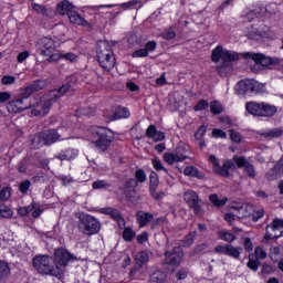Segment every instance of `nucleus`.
I'll return each instance as SVG.
<instances>
[{
	"label": "nucleus",
	"mask_w": 283,
	"mask_h": 283,
	"mask_svg": "<svg viewBox=\"0 0 283 283\" xmlns=\"http://www.w3.org/2000/svg\"><path fill=\"white\" fill-rule=\"evenodd\" d=\"M48 87V80H35L31 84L22 88L21 97L12 99L7 104V109L10 114H19V112H25L32 107V103L28 101L32 94L41 92Z\"/></svg>",
	"instance_id": "obj_1"
},
{
	"label": "nucleus",
	"mask_w": 283,
	"mask_h": 283,
	"mask_svg": "<svg viewBox=\"0 0 283 283\" xmlns=\"http://www.w3.org/2000/svg\"><path fill=\"white\" fill-rule=\"evenodd\" d=\"M33 269L41 275H52L53 277H61L59 266L54 268L52 258L48 254H39L32 259Z\"/></svg>",
	"instance_id": "obj_2"
},
{
	"label": "nucleus",
	"mask_w": 283,
	"mask_h": 283,
	"mask_svg": "<svg viewBox=\"0 0 283 283\" xmlns=\"http://www.w3.org/2000/svg\"><path fill=\"white\" fill-rule=\"evenodd\" d=\"M97 61L104 72H112L116 65V57L107 42H101L97 48Z\"/></svg>",
	"instance_id": "obj_3"
},
{
	"label": "nucleus",
	"mask_w": 283,
	"mask_h": 283,
	"mask_svg": "<svg viewBox=\"0 0 283 283\" xmlns=\"http://www.w3.org/2000/svg\"><path fill=\"white\" fill-rule=\"evenodd\" d=\"M245 109L251 116H258L259 118H271V116L277 114V106L264 102H248L245 104Z\"/></svg>",
	"instance_id": "obj_4"
},
{
	"label": "nucleus",
	"mask_w": 283,
	"mask_h": 283,
	"mask_svg": "<svg viewBox=\"0 0 283 283\" xmlns=\"http://www.w3.org/2000/svg\"><path fill=\"white\" fill-rule=\"evenodd\" d=\"M77 229L84 235H96L101 231V221L92 214H80Z\"/></svg>",
	"instance_id": "obj_5"
},
{
	"label": "nucleus",
	"mask_w": 283,
	"mask_h": 283,
	"mask_svg": "<svg viewBox=\"0 0 283 283\" xmlns=\"http://www.w3.org/2000/svg\"><path fill=\"white\" fill-rule=\"evenodd\" d=\"M94 137L96 138L93 140V145H95V149L97 151H107L109 149V146L112 145V140H114V135L112 134V130L105 128V127H96L94 129Z\"/></svg>",
	"instance_id": "obj_6"
},
{
	"label": "nucleus",
	"mask_w": 283,
	"mask_h": 283,
	"mask_svg": "<svg viewBox=\"0 0 283 283\" xmlns=\"http://www.w3.org/2000/svg\"><path fill=\"white\" fill-rule=\"evenodd\" d=\"M220 59L224 63H231L233 61H239L240 54H238L233 51H229V50L222 48V45H218L217 48H214L212 50L211 61H212V63H220Z\"/></svg>",
	"instance_id": "obj_7"
},
{
	"label": "nucleus",
	"mask_w": 283,
	"mask_h": 283,
	"mask_svg": "<svg viewBox=\"0 0 283 283\" xmlns=\"http://www.w3.org/2000/svg\"><path fill=\"white\" fill-rule=\"evenodd\" d=\"M243 59H250L254 61L256 65H262V67H273V65H280L279 57L266 56L262 53L247 52L243 54Z\"/></svg>",
	"instance_id": "obj_8"
},
{
	"label": "nucleus",
	"mask_w": 283,
	"mask_h": 283,
	"mask_svg": "<svg viewBox=\"0 0 283 283\" xmlns=\"http://www.w3.org/2000/svg\"><path fill=\"white\" fill-rule=\"evenodd\" d=\"M239 94H260L264 92V84L255 80H243L238 83Z\"/></svg>",
	"instance_id": "obj_9"
},
{
	"label": "nucleus",
	"mask_w": 283,
	"mask_h": 283,
	"mask_svg": "<svg viewBox=\"0 0 283 283\" xmlns=\"http://www.w3.org/2000/svg\"><path fill=\"white\" fill-rule=\"evenodd\" d=\"M56 101H59V94H56V91H51L48 95L44 96V103L42 105L41 108H33L31 111V114L33 116H46V114L50 113V108L52 107V105H54V103H56Z\"/></svg>",
	"instance_id": "obj_10"
},
{
	"label": "nucleus",
	"mask_w": 283,
	"mask_h": 283,
	"mask_svg": "<svg viewBox=\"0 0 283 283\" xmlns=\"http://www.w3.org/2000/svg\"><path fill=\"white\" fill-rule=\"evenodd\" d=\"M242 247H233V244H219L214 247V253L218 255H228V258H232L233 260H240V255H242Z\"/></svg>",
	"instance_id": "obj_11"
},
{
	"label": "nucleus",
	"mask_w": 283,
	"mask_h": 283,
	"mask_svg": "<svg viewBox=\"0 0 283 283\" xmlns=\"http://www.w3.org/2000/svg\"><path fill=\"white\" fill-rule=\"evenodd\" d=\"M184 200L188 203L190 209L193 210L195 216H202V213H205V210H202V206L200 205L202 201L196 191H186L184 195Z\"/></svg>",
	"instance_id": "obj_12"
},
{
	"label": "nucleus",
	"mask_w": 283,
	"mask_h": 283,
	"mask_svg": "<svg viewBox=\"0 0 283 283\" xmlns=\"http://www.w3.org/2000/svg\"><path fill=\"white\" fill-rule=\"evenodd\" d=\"M164 255V264H168L169 266H180V262H182V258H185V252H182L180 245H177L171 251L166 250Z\"/></svg>",
	"instance_id": "obj_13"
},
{
	"label": "nucleus",
	"mask_w": 283,
	"mask_h": 283,
	"mask_svg": "<svg viewBox=\"0 0 283 283\" xmlns=\"http://www.w3.org/2000/svg\"><path fill=\"white\" fill-rule=\"evenodd\" d=\"M265 237L264 240L269 242V240H277V238H282L283 233V220L274 219L272 224L266 226L265 228Z\"/></svg>",
	"instance_id": "obj_14"
},
{
	"label": "nucleus",
	"mask_w": 283,
	"mask_h": 283,
	"mask_svg": "<svg viewBox=\"0 0 283 283\" xmlns=\"http://www.w3.org/2000/svg\"><path fill=\"white\" fill-rule=\"evenodd\" d=\"M160 185V177L156 171H151L149 175V193L154 200H163L165 198V191L158 192V186Z\"/></svg>",
	"instance_id": "obj_15"
},
{
	"label": "nucleus",
	"mask_w": 283,
	"mask_h": 283,
	"mask_svg": "<svg viewBox=\"0 0 283 283\" xmlns=\"http://www.w3.org/2000/svg\"><path fill=\"white\" fill-rule=\"evenodd\" d=\"M38 50L42 56H50L56 50V45H54V40L50 38H42L38 42Z\"/></svg>",
	"instance_id": "obj_16"
},
{
	"label": "nucleus",
	"mask_w": 283,
	"mask_h": 283,
	"mask_svg": "<svg viewBox=\"0 0 283 283\" xmlns=\"http://www.w3.org/2000/svg\"><path fill=\"white\" fill-rule=\"evenodd\" d=\"M233 163H235L239 169L243 168L249 178H255V167H253V164L249 163L247 158L234 156Z\"/></svg>",
	"instance_id": "obj_17"
},
{
	"label": "nucleus",
	"mask_w": 283,
	"mask_h": 283,
	"mask_svg": "<svg viewBox=\"0 0 283 283\" xmlns=\"http://www.w3.org/2000/svg\"><path fill=\"white\" fill-rule=\"evenodd\" d=\"M182 151H185V148L178 147L175 153H165V163L174 165V163H182V160H187V155H184Z\"/></svg>",
	"instance_id": "obj_18"
},
{
	"label": "nucleus",
	"mask_w": 283,
	"mask_h": 283,
	"mask_svg": "<svg viewBox=\"0 0 283 283\" xmlns=\"http://www.w3.org/2000/svg\"><path fill=\"white\" fill-rule=\"evenodd\" d=\"M54 258L56 264H60L61 266H67L69 262H71L74 256L65 249H57L54 252Z\"/></svg>",
	"instance_id": "obj_19"
},
{
	"label": "nucleus",
	"mask_w": 283,
	"mask_h": 283,
	"mask_svg": "<svg viewBox=\"0 0 283 283\" xmlns=\"http://www.w3.org/2000/svg\"><path fill=\"white\" fill-rule=\"evenodd\" d=\"M41 135H42V140L46 146L54 145V143H59V140H61V135L56 129L43 130L41 132Z\"/></svg>",
	"instance_id": "obj_20"
},
{
	"label": "nucleus",
	"mask_w": 283,
	"mask_h": 283,
	"mask_svg": "<svg viewBox=\"0 0 283 283\" xmlns=\"http://www.w3.org/2000/svg\"><path fill=\"white\" fill-rule=\"evenodd\" d=\"M102 213L105 216H111V218L115 220V222H117L120 228L125 227V219L123 216H120V211L118 209L103 208Z\"/></svg>",
	"instance_id": "obj_21"
},
{
	"label": "nucleus",
	"mask_w": 283,
	"mask_h": 283,
	"mask_svg": "<svg viewBox=\"0 0 283 283\" xmlns=\"http://www.w3.org/2000/svg\"><path fill=\"white\" fill-rule=\"evenodd\" d=\"M229 169H235V164L228 159L223 161L222 166L219 165L216 167L214 174L223 176V178H229L231 176Z\"/></svg>",
	"instance_id": "obj_22"
},
{
	"label": "nucleus",
	"mask_w": 283,
	"mask_h": 283,
	"mask_svg": "<svg viewBox=\"0 0 283 283\" xmlns=\"http://www.w3.org/2000/svg\"><path fill=\"white\" fill-rule=\"evenodd\" d=\"M136 220H137V224L139 226V228L144 229V227H147V224H149V222H151V220H154V214L150 212L137 211Z\"/></svg>",
	"instance_id": "obj_23"
},
{
	"label": "nucleus",
	"mask_w": 283,
	"mask_h": 283,
	"mask_svg": "<svg viewBox=\"0 0 283 283\" xmlns=\"http://www.w3.org/2000/svg\"><path fill=\"white\" fill-rule=\"evenodd\" d=\"M78 156V149L76 148H66L62 150L61 153L55 155V158L57 160H74Z\"/></svg>",
	"instance_id": "obj_24"
},
{
	"label": "nucleus",
	"mask_w": 283,
	"mask_h": 283,
	"mask_svg": "<svg viewBox=\"0 0 283 283\" xmlns=\"http://www.w3.org/2000/svg\"><path fill=\"white\" fill-rule=\"evenodd\" d=\"M69 21L71 23H75V25H83L84 28H87V25H90V22H87L83 17H81V14H78V12L76 11H71L69 12Z\"/></svg>",
	"instance_id": "obj_25"
},
{
	"label": "nucleus",
	"mask_w": 283,
	"mask_h": 283,
	"mask_svg": "<svg viewBox=\"0 0 283 283\" xmlns=\"http://www.w3.org/2000/svg\"><path fill=\"white\" fill-rule=\"evenodd\" d=\"M44 142H43V137L41 135V133L36 134V135H31L29 136V147L30 149H41V147H43Z\"/></svg>",
	"instance_id": "obj_26"
},
{
	"label": "nucleus",
	"mask_w": 283,
	"mask_h": 283,
	"mask_svg": "<svg viewBox=\"0 0 283 283\" xmlns=\"http://www.w3.org/2000/svg\"><path fill=\"white\" fill-rule=\"evenodd\" d=\"M56 10L62 17H64V14H67V17H70V12L74 10V6L70 3V1L63 0L57 4Z\"/></svg>",
	"instance_id": "obj_27"
},
{
	"label": "nucleus",
	"mask_w": 283,
	"mask_h": 283,
	"mask_svg": "<svg viewBox=\"0 0 283 283\" xmlns=\"http://www.w3.org/2000/svg\"><path fill=\"white\" fill-rule=\"evenodd\" d=\"M265 176H266L268 180H277V178H282V176H283V156L279 160V163H276V165L274 166V175L266 174Z\"/></svg>",
	"instance_id": "obj_28"
},
{
	"label": "nucleus",
	"mask_w": 283,
	"mask_h": 283,
	"mask_svg": "<svg viewBox=\"0 0 283 283\" xmlns=\"http://www.w3.org/2000/svg\"><path fill=\"white\" fill-rule=\"evenodd\" d=\"M205 134H207L206 125L200 126L199 129L197 130V133L195 134L196 140H199L200 149H205V147H207V142H205V139H202L205 137Z\"/></svg>",
	"instance_id": "obj_29"
},
{
	"label": "nucleus",
	"mask_w": 283,
	"mask_h": 283,
	"mask_svg": "<svg viewBox=\"0 0 283 283\" xmlns=\"http://www.w3.org/2000/svg\"><path fill=\"white\" fill-rule=\"evenodd\" d=\"M130 113L127 107L118 106L114 114H113V120H119L120 118H129Z\"/></svg>",
	"instance_id": "obj_30"
},
{
	"label": "nucleus",
	"mask_w": 283,
	"mask_h": 283,
	"mask_svg": "<svg viewBox=\"0 0 283 283\" xmlns=\"http://www.w3.org/2000/svg\"><path fill=\"white\" fill-rule=\"evenodd\" d=\"M10 264H8V262L0 261V283L4 282V280H8V277H10Z\"/></svg>",
	"instance_id": "obj_31"
},
{
	"label": "nucleus",
	"mask_w": 283,
	"mask_h": 283,
	"mask_svg": "<svg viewBox=\"0 0 283 283\" xmlns=\"http://www.w3.org/2000/svg\"><path fill=\"white\" fill-rule=\"evenodd\" d=\"M184 174H185V176H190L191 178H199L200 180H202V178H205V175H202V172H200V170H198V168H196L193 166H187L184 169Z\"/></svg>",
	"instance_id": "obj_32"
},
{
	"label": "nucleus",
	"mask_w": 283,
	"mask_h": 283,
	"mask_svg": "<svg viewBox=\"0 0 283 283\" xmlns=\"http://www.w3.org/2000/svg\"><path fill=\"white\" fill-rule=\"evenodd\" d=\"M218 235L221 240H223V242H228L229 244H231V242H235L238 240V237H235V234L231 233L228 230L219 231Z\"/></svg>",
	"instance_id": "obj_33"
},
{
	"label": "nucleus",
	"mask_w": 283,
	"mask_h": 283,
	"mask_svg": "<svg viewBox=\"0 0 283 283\" xmlns=\"http://www.w3.org/2000/svg\"><path fill=\"white\" fill-rule=\"evenodd\" d=\"M209 200L210 202H212V205L214 207H224V205H227V202H229V198L224 197L223 199L218 198V195L213 193L209 196Z\"/></svg>",
	"instance_id": "obj_34"
},
{
	"label": "nucleus",
	"mask_w": 283,
	"mask_h": 283,
	"mask_svg": "<svg viewBox=\"0 0 283 283\" xmlns=\"http://www.w3.org/2000/svg\"><path fill=\"white\" fill-rule=\"evenodd\" d=\"M135 260L138 265L143 266V264H147L149 262V253L147 251H142L136 255Z\"/></svg>",
	"instance_id": "obj_35"
},
{
	"label": "nucleus",
	"mask_w": 283,
	"mask_h": 283,
	"mask_svg": "<svg viewBox=\"0 0 283 283\" xmlns=\"http://www.w3.org/2000/svg\"><path fill=\"white\" fill-rule=\"evenodd\" d=\"M135 179L138 182H140V185L147 182V174L145 172V170L143 168H138L135 171Z\"/></svg>",
	"instance_id": "obj_36"
},
{
	"label": "nucleus",
	"mask_w": 283,
	"mask_h": 283,
	"mask_svg": "<svg viewBox=\"0 0 283 283\" xmlns=\"http://www.w3.org/2000/svg\"><path fill=\"white\" fill-rule=\"evenodd\" d=\"M11 196H12V189L10 187H4L0 190L1 202H6L7 200H10Z\"/></svg>",
	"instance_id": "obj_37"
},
{
	"label": "nucleus",
	"mask_w": 283,
	"mask_h": 283,
	"mask_svg": "<svg viewBox=\"0 0 283 283\" xmlns=\"http://www.w3.org/2000/svg\"><path fill=\"white\" fill-rule=\"evenodd\" d=\"M196 242V232H190L185 237V239L181 241L182 247H191Z\"/></svg>",
	"instance_id": "obj_38"
},
{
	"label": "nucleus",
	"mask_w": 283,
	"mask_h": 283,
	"mask_svg": "<svg viewBox=\"0 0 283 283\" xmlns=\"http://www.w3.org/2000/svg\"><path fill=\"white\" fill-rule=\"evenodd\" d=\"M136 238V232L132 228H125L123 232V239L125 242H132Z\"/></svg>",
	"instance_id": "obj_39"
},
{
	"label": "nucleus",
	"mask_w": 283,
	"mask_h": 283,
	"mask_svg": "<svg viewBox=\"0 0 283 283\" xmlns=\"http://www.w3.org/2000/svg\"><path fill=\"white\" fill-rule=\"evenodd\" d=\"M36 209V203L32 202L30 206L22 207L18 210L19 216H29L33 210Z\"/></svg>",
	"instance_id": "obj_40"
},
{
	"label": "nucleus",
	"mask_w": 283,
	"mask_h": 283,
	"mask_svg": "<svg viewBox=\"0 0 283 283\" xmlns=\"http://www.w3.org/2000/svg\"><path fill=\"white\" fill-rule=\"evenodd\" d=\"M248 269L254 271V273L260 269V260L259 259H251V254L249 255V261L247 263Z\"/></svg>",
	"instance_id": "obj_41"
},
{
	"label": "nucleus",
	"mask_w": 283,
	"mask_h": 283,
	"mask_svg": "<svg viewBox=\"0 0 283 283\" xmlns=\"http://www.w3.org/2000/svg\"><path fill=\"white\" fill-rule=\"evenodd\" d=\"M93 189H109L112 184L107 182V180H97L92 184Z\"/></svg>",
	"instance_id": "obj_42"
},
{
	"label": "nucleus",
	"mask_w": 283,
	"mask_h": 283,
	"mask_svg": "<svg viewBox=\"0 0 283 283\" xmlns=\"http://www.w3.org/2000/svg\"><path fill=\"white\" fill-rule=\"evenodd\" d=\"M210 112L214 115L222 114V106L218 101H213L210 103Z\"/></svg>",
	"instance_id": "obj_43"
},
{
	"label": "nucleus",
	"mask_w": 283,
	"mask_h": 283,
	"mask_svg": "<svg viewBox=\"0 0 283 283\" xmlns=\"http://www.w3.org/2000/svg\"><path fill=\"white\" fill-rule=\"evenodd\" d=\"M30 187H32V181H30V179H27L20 182L19 191L25 195L30 190Z\"/></svg>",
	"instance_id": "obj_44"
},
{
	"label": "nucleus",
	"mask_w": 283,
	"mask_h": 283,
	"mask_svg": "<svg viewBox=\"0 0 283 283\" xmlns=\"http://www.w3.org/2000/svg\"><path fill=\"white\" fill-rule=\"evenodd\" d=\"M72 90V85L70 84H63L60 88L54 90L53 92H55V94H57L59 98L60 96H65V94H67V92Z\"/></svg>",
	"instance_id": "obj_45"
},
{
	"label": "nucleus",
	"mask_w": 283,
	"mask_h": 283,
	"mask_svg": "<svg viewBox=\"0 0 283 283\" xmlns=\"http://www.w3.org/2000/svg\"><path fill=\"white\" fill-rule=\"evenodd\" d=\"M263 136L265 138H280V136H282V129L276 128V129L269 130L264 133Z\"/></svg>",
	"instance_id": "obj_46"
},
{
	"label": "nucleus",
	"mask_w": 283,
	"mask_h": 283,
	"mask_svg": "<svg viewBox=\"0 0 283 283\" xmlns=\"http://www.w3.org/2000/svg\"><path fill=\"white\" fill-rule=\"evenodd\" d=\"M17 83V77L14 75H4L1 78L2 85H14Z\"/></svg>",
	"instance_id": "obj_47"
},
{
	"label": "nucleus",
	"mask_w": 283,
	"mask_h": 283,
	"mask_svg": "<svg viewBox=\"0 0 283 283\" xmlns=\"http://www.w3.org/2000/svg\"><path fill=\"white\" fill-rule=\"evenodd\" d=\"M153 167L156 171H165V174H169V170L163 166V163L159 159H153Z\"/></svg>",
	"instance_id": "obj_48"
},
{
	"label": "nucleus",
	"mask_w": 283,
	"mask_h": 283,
	"mask_svg": "<svg viewBox=\"0 0 283 283\" xmlns=\"http://www.w3.org/2000/svg\"><path fill=\"white\" fill-rule=\"evenodd\" d=\"M163 39H166V41H172V39H176V31L174 29L166 30L161 33Z\"/></svg>",
	"instance_id": "obj_49"
},
{
	"label": "nucleus",
	"mask_w": 283,
	"mask_h": 283,
	"mask_svg": "<svg viewBox=\"0 0 283 283\" xmlns=\"http://www.w3.org/2000/svg\"><path fill=\"white\" fill-rule=\"evenodd\" d=\"M254 254L256 256V260H266V251H264V249H262L261 247L255 248Z\"/></svg>",
	"instance_id": "obj_50"
},
{
	"label": "nucleus",
	"mask_w": 283,
	"mask_h": 283,
	"mask_svg": "<svg viewBox=\"0 0 283 283\" xmlns=\"http://www.w3.org/2000/svg\"><path fill=\"white\" fill-rule=\"evenodd\" d=\"M240 211H243L242 216L239 218H251V213H253V206L249 205L245 208H240Z\"/></svg>",
	"instance_id": "obj_51"
},
{
	"label": "nucleus",
	"mask_w": 283,
	"mask_h": 283,
	"mask_svg": "<svg viewBox=\"0 0 283 283\" xmlns=\"http://www.w3.org/2000/svg\"><path fill=\"white\" fill-rule=\"evenodd\" d=\"M133 59H143L145 56H149V53L146 49H139L132 54Z\"/></svg>",
	"instance_id": "obj_52"
},
{
	"label": "nucleus",
	"mask_w": 283,
	"mask_h": 283,
	"mask_svg": "<svg viewBox=\"0 0 283 283\" xmlns=\"http://www.w3.org/2000/svg\"><path fill=\"white\" fill-rule=\"evenodd\" d=\"M62 59L70 61V63H76L78 61V56L74 53H62Z\"/></svg>",
	"instance_id": "obj_53"
},
{
	"label": "nucleus",
	"mask_w": 283,
	"mask_h": 283,
	"mask_svg": "<svg viewBox=\"0 0 283 283\" xmlns=\"http://www.w3.org/2000/svg\"><path fill=\"white\" fill-rule=\"evenodd\" d=\"M0 218H12V209L7 206L0 208Z\"/></svg>",
	"instance_id": "obj_54"
},
{
	"label": "nucleus",
	"mask_w": 283,
	"mask_h": 283,
	"mask_svg": "<svg viewBox=\"0 0 283 283\" xmlns=\"http://www.w3.org/2000/svg\"><path fill=\"white\" fill-rule=\"evenodd\" d=\"M261 273L263 275H271V273H275V269H273L269 263H263Z\"/></svg>",
	"instance_id": "obj_55"
},
{
	"label": "nucleus",
	"mask_w": 283,
	"mask_h": 283,
	"mask_svg": "<svg viewBox=\"0 0 283 283\" xmlns=\"http://www.w3.org/2000/svg\"><path fill=\"white\" fill-rule=\"evenodd\" d=\"M230 138L233 143H242V135L237 130L230 129Z\"/></svg>",
	"instance_id": "obj_56"
},
{
	"label": "nucleus",
	"mask_w": 283,
	"mask_h": 283,
	"mask_svg": "<svg viewBox=\"0 0 283 283\" xmlns=\"http://www.w3.org/2000/svg\"><path fill=\"white\" fill-rule=\"evenodd\" d=\"M32 9L38 14H48V9L44 6H41V4H38V3H33L32 4Z\"/></svg>",
	"instance_id": "obj_57"
},
{
	"label": "nucleus",
	"mask_w": 283,
	"mask_h": 283,
	"mask_svg": "<svg viewBox=\"0 0 283 283\" xmlns=\"http://www.w3.org/2000/svg\"><path fill=\"white\" fill-rule=\"evenodd\" d=\"M189 275V271L185 269H180L179 271L176 272L175 277L176 280H187V276Z\"/></svg>",
	"instance_id": "obj_58"
},
{
	"label": "nucleus",
	"mask_w": 283,
	"mask_h": 283,
	"mask_svg": "<svg viewBox=\"0 0 283 283\" xmlns=\"http://www.w3.org/2000/svg\"><path fill=\"white\" fill-rule=\"evenodd\" d=\"M209 107V102L206 99L199 101V103L195 106V112H202V109H207Z\"/></svg>",
	"instance_id": "obj_59"
},
{
	"label": "nucleus",
	"mask_w": 283,
	"mask_h": 283,
	"mask_svg": "<svg viewBox=\"0 0 283 283\" xmlns=\"http://www.w3.org/2000/svg\"><path fill=\"white\" fill-rule=\"evenodd\" d=\"M158 133V129L156 128L155 125H150L148 126V128L146 129V136L148 138H154L156 136V134Z\"/></svg>",
	"instance_id": "obj_60"
},
{
	"label": "nucleus",
	"mask_w": 283,
	"mask_h": 283,
	"mask_svg": "<svg viewBox=\"0 0 283 283\" xmlns=\"http://www.w3.org/2000/svg\"><path fill=\"white\" fill-rule=\"evenodd\" d=\"M126 189H136L138 187V181L135 178H129L125 182Z\"/></svg>",
	"instance_id": "obj_61"
},
{
	"label": "nucleus",
	"mask_w": 283,
	"mask_h": 283,
	"mask_svg": "<svg viewBox=\"0 0 283 283\" xmlns=\"http://www.w3.org/2000/svg\"><path fill=\"white\" fill-rule=\"evenodd\" d=\"M213 138H227V133L220 128H214L212 130Z\"/></svg>",
	"instance_id": "obj_62"
},
{
	"label": "nucleus",
	"mask_w": 283,
	"mask_h": 283,
	"mask_svg": "<svg viewBox=\"0 0 283 283\" xmlns=\"http://www.w3.org/2000/svg\"><path fill=\"white\" fill-rule=\"evenodd\" d=\"M262 218H264V209L253 211L252 220L254 222H258L259 220H262Z\"/></svg>",
	"instance_id": "obj_63"
},
{
	"label": "nucleus",
	"mask_w": 283,
	"mask_h": 283,
	"mask_svg": "<svg viewBox=\"0 0 283 283\" xmlns=\"http://www.w3.org/2000/svg\"><path fill=\"white\" fill-rule=\"evenodd\" d=\"M158 43L156 41H148L145 45V50L149 54V52H154L157 48Z\"/></svg>",
	"instance_id": "obj_64"
}]
</instances>
